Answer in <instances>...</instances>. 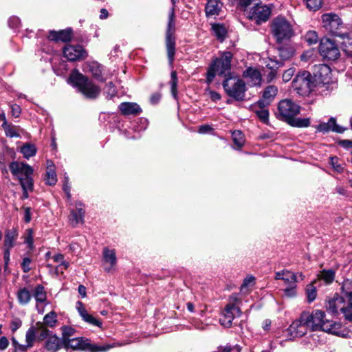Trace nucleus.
I'll return each instance as SVG.
<instances>
[{"label":"nucleus","instance_id":"f257e3e1","mask_svg":"<svg viewBox=\"0 0 352 352\" xmlns=\"http://www.w3.org/2000/svg\"><path fill=\"white\" fill-rule=\"evenodd\" d=\"M302 314L303 318H305L304 320H307L309 329L312 331L320 330L329 333L339 335L340 329L341 328L340 323L326 318L324 311L316 309L311 314L308 312Z\"/></svg>","mask_w":352,"mask_h":352},{"label":"nucleus","instance_id":"f03ea898","mask_svg":"<svg viewBox=\"0 0 352 352\" xmlns=\"http://www.w3.org/2000/svg\"><path fill=\"white\" fill-rule=\"evenodd\" d=\"M69 80L74 87H78L86 98L95 99L100 93V88L98 86L78 72H74Z\"/></svg>","mask_w":352,"mask_h":352},{"label":"nucleus","instance_id":"7ed1b4c3","mask_svg":"<svg viewBox=\"0 0 352 352\" xmlns=\"http://www.w3.org/2000/svg\"><path fill=\"white\" fill-rule=\"evenodd\" d=\"M232 56L233 55L230 52L220 53L219 57L212 62L208 70L206 78L208 83H211L217 74L223 75L226 72L230 71Z\"/></svg>","mask_w":352,"mask_h":352},{"label":"nucleus","instance_id":"20e7f679","mask_svg":"<svg viewBox=\"0 0 352 352\" xmlns=\"http://www.w3.org/2000/svg\"><path fill=\"white\" fill-rule=\"evenodd\" d=\"M271 32L277 43L289 40L294 34L291 23L283 16L274 18L270 25Z\"/></svg>","mask_w":352,"mask_h":352},{"label":"nucleus","instance_id":"39448f33","mask_svg":"<svg viewBox=\"0 0 352 352\" xmlns=\"http://www.w3.org/2000/svg\"><path fill=\"white\" fill-rule=\"evenodd\" d=\"M65 349H72L74 350L89 351L91 352H102L118 346V344H105L102 346L91 345L88 339L82 337L72 338L64 343Z\"/></svg>","mask_w":352,"mask_h":352},{"label":"nucleus","instance_id":"423d86ee","mask_svg":"<svg viewBox=\"0 0 352 352\" xmlns=\"http://www.w3.org/2000/svg\"><path fill=\"white\" fill-rule=\"evenodd\" d=\"M322 25L325 30L335 36L342 39L349 38V34L343 32L344 24L340 17L334 13H326L322 16Z\"/></svg>","mask_w":352,"mask_h":352},{"label":"nucleus","instance_id":"0eeeda50","mask_svg":"<svg viewBox=\"0 0 352 352\" xmlns=\"http://www.w3.org/2000/svg\"><path fill=\"white\" fill-rule=\"evenodd\" d=\"M175 15L174 7L170 9L168 14V21L166 30V47L167 56L170 64L174 60L175 54Z\"/></svg>","mask_w":352,"mask_h":352},{"label":"nucleus","instance_id":"6e6552de","mask_svg":"<svg viewBox=\"0 0 352 352\" xmlns=\"http://www.w3.org/2000/svg\"><path fill=\"white\" fill-rule=\"evenodd\" d=\"M223 87L229 96L236 100H243L246 89L243 80L230 75L223 82Z\"/></svg>","mask_w":352,"mask_h":352},{"label":"nucleus","instance_id":"1a4fd4ad","mask_svg":"<svg viewBox=\"0 0 352 352\" xmlns=\"http://www.w3.org/2000/svg\"><path fill=\"white\" fill-rule=\"evenodd\" d=\"M300 106L291 99H284L278 104L276 117L287 123L300 113Z\"/></svg>","mask_w":352,"mask_h":352},{"label":"nucleus","instance_id":"9d476101","mask_svg":"<svg viewBox=\"0 0 352 352\" xmlns=\"http://www.w3.org/2000/svg\"><path fill=\"white\" fill-rule=\"evenodd\" d=\"M276 280H282L285 288L283 289L284 295L289 298L296 296L297 274L289 270H282L276 273Z\"/></svg>","mask_w":352,"mask_h":352},{"label":"nucleus","instance_id":"9b49d317","mask_svg":"<svg viewBox=\"0 0 352 352\" xmlns=\"http://www.w3.org/2000/svg\"><path fill=\"white\" fill-rule=\"evenodd\" d=\"M292 86L300 96L309 94L314 86L311 75L307 71L299 72L294 79Z\"/></svg>","mask_w":352,"mask_h":352},{"label":"nucleus","instance_id":"f8f14e48","mask_svg":"<svg viewBox=\"0 0 352 352\" xmlns=\"http://www.w3.org/2000/svg\"><path fill=\"white\" fill-rule=\"evenodd\" d=\"M319 52L326 59L336 60L340 56V51L336 45L328 38L321 40L319 45Z\"/></svg>","mask_w":352,"mask_h":352},{"label":"nucleus","instance_id":"ddd939ff","mask_svg":"<svg viewBox=\"0 0 352 352\" xmlns=\"http://www.w3.org/2000/svg\"><path fill=\"white\" fill-rule=\"evenodd\" d=\"M271 14V9L263 4H256L250 9L248 12V17L250 20L254 21L256 24L266 22Z\"/></svg>","mask_w":352,"mask_h":352},{"label":"nucleus","instance_id":"4468645a","mask_svg":"<svg viewBox=\"0 0 352 352\" xmlns=\"http://www.w3.org/2000/svg\"><path fill=\"white\" fill-rule=\"evenodd\" d=\"M303 314H301L299 319L294 321L287 329L289 338L292 340L295 338L302 337L306 334L307 329L309 328L307 320H304Z\"/></svg>","mask_w":352,"mask_h":352},{"label":"nucleus","instance_id":"2eb2a0df","mask_svg":"<svg viewBox=\"0 0 352 352\" xmlns=\"http://www.w3.org/2000/svg\"><path fill=\"white\" fill-rule=\"evenodd\" d=\"M63 55L68 60L76 61L85 58L87 53L80 45H67L63 49Z\"/></svg>","mask_w":352,"mask_h":352},{"label":"nucleus","instance_id":"dca6fc26","mask_svg":"<svg viewBox=\"0 0 352 352\" xmlns=\"http://www.w3.org/2000/svg\"><path fill=\"white\" fill-rule=\"evenodd\" d=\"M241 315V310L238 306L232 304H228L220 318V323L222 326L229 328L232 324V321L236 316Z\"/></svg>","mask_w":352,"mask_h":352},{"label":"nucleus","instance_id":"f3484780","mask_svg":"<svg viewBox=\"0 0 352 352\" xmlns=\"http://www.w3.org/2000/svg\"><path fill=\"white\" fill-rule=\"evenodd\" d=\"M9 168L12 175L18 179L33 174L32 168L23 162H12L10 164Z\"/></svg>","mask_w":352,"mask_h":352},{"label":"nucleus","instance_id":"a211bd4d","mask_svg":"<svg viewBox=\"0 0 352 352\" xmlns=\"http://www.w3.org/2000/svg\"><path fill=\"white\" fill-rule=\"evenodd\" d=\"M326 309L327 311L333 315L338 314L339 311H341L344 316L345 311H346L344 298L338 294L334 295L332 298L327 301Z\"/></svg>","mask_w":352,"mask_h":352},{"label":"nucleus","instance_id":"6ab92c4d","mask_svg":"<svg viewBox=\"0 0 352 352\" xmlns=\"http://www.w3.org/2000/svg\"><path fill=\"white\" fill-rule=\"evenodd\" d=\"M117 258L113 249L104 248L102 252V266L107 272H111L116 268Z\"/></svg>","mask_w":352,"mask_h":352},{"label":"nucleus","instance_id":"aec40b11","mask_svg":"<svg viewBox=\"0 0 352 352\" xmlns=\"http://www.w3.org/2000/svg\"><path fill=\"white\" fill-rule=\"evenodd\" d=\"M57 323V314L55 311H50L43 318V323L37 322L36 327L41 330V337H45L48 333V330L44 328V325L49 327H54Z\"/></svg>","mask_w":352,"mask_h":352},{"label":"nucleus","instance_id":"412c9836","mask_svg":"<svg viewBox=\"0 0 352 352\" xmlns=\"http://www.w3.org/2000/svg\"><path fill=\"white\" fill-rule=\"evenodd\" d=\"M76 308L84 321L98 327H101L102 322L87 312L82 302L78 301Z\"/></svg>","mask_w":352,"mask_h":352},{"label":"nucleus","instance_id":"4be33fe9","mask_svg":"<svg viewBox=\"0 0 352 352\" xmlns=\"http://www.w3.org/2000/svg\"><path fill=\"white\" fill-rule=\"evenodd\" d=\"M76 210H71L69 221L73 226L83 223L85 210L81 201H76L75 204Z\"/></svg>","mask_w":352,"mask_h":352},{"label":"nucleus","instance_id":"5701e85b","mask_svg":"<svg viewBox=\"0 0 352 352\" xmlns=\"http://www.w3.org/2000/svg\"><path fill=\"white\" fill-rule=\"evenodd\" d=\"M315 76L323 84H328L331 78L330 67L325 64H320L316 66Z\"/></svg>","mask_w":352,"mask_h":352},{"label":"nucleus","instance_id":"b1692460","mask_svg":"<svg viewBox=\"0 0 352 352\" xmlns=\"http://www.w3.org/2000/svg\"><path fill=\"white\" fill-rule=\"evenodd\" d=\"M318 131L322 133H328L333 131L336 133H342L344 129L336 124V120L334 118H331L327 122H322L316 126Z\"/></svg>","mask_w":352,"mask_h":352},{"label":"nucleus","instance_id":"393cba45","mask_svg":"<svg viewBox=\"0 0 352 352\" xmlns=\"http://www.w3.org/2000/svg\"><path fill=\"white\" fill-rule=\"evenodd\" d=\"M243 76L248 79L251 86H259L262 77L260 72L254 67H249L243 72Z\"/></svg>","mask_w":352,"mask_h":352},{"label":"nucleus","instance_id":"a878e982","mask_svg":"<svg viewBox=\"0 0 352 352\" xmlns=\"http://www.w3.org/2000/svg\"><path fill=\"white\" fill-rule=\"evenodd\" d=\"M118 108L124 116H136L142 112L141 107L135 102H122Z\"/></svg>","mask_w":352,"mask_h":352},{"label":"nucleus","instance_id":"bb28decb","mask_svg":"<svg viewBox=\"0 0 352 352\" xmlns=\"http://www.w3.org/2000/svg\"><path fill=\"white\" fill-rule=\"evenodd\" d=\"M64 342L61 338L56 336H50L45 342V347L51 352H56L61 348H64Z\"/></svg>","mask_w":352,"mask_h":352},{"label":"nucleus","instance_id":"cd10ccee","mask_svg":"<svg viewBox=\"0 0 352 352\" xmlns=\"http://www.w3.org/2000/svg\"><path fill=\"white\" fill-rule=\"evenodd\" d=\"M48 38L52 41L67 42L72 38V31L69 29L58 32L50 31Z\"/></svg>","mask_w":352,"mask_h":352},{"label":"nucleus","instance_id":"c85d7f7f","mask_svg":"<svg viewBox=\"0 0 352 352\" xmlns=\"http://www.w3.org/2000/svg\"><path fill=\"white\" fill-rule=\"evenodd\" d=\"M89 71L91 73L92 76L98 81L104 82L106 80L103 67L97 62H91L88 65Z\"/></svg>","mask_w":352,"mask_h":352},{"label":"nucleus","instance_id":"c756f323","mask_svg":"<svg viewBox=\"0 0 352 352\" xmlns=\"http://www.w3.org/2000/svg\"><path fill=\"white\" fill-rule=\"evenodd\" d=\"M222 8V3L218 0H208L205 10L208 16H215L219 14Z\"/></svg>","mask_w":352,"mask_h":352},{"label":"nucleus","instance_id":"7c9ffc66","mask_svg":"<svg viewBox=\"0 0 352 352\" xmlns=\"http://www.w3.org/2000/svg\"><path fill=\"white\" fill-rule=\"evenodd\" d=\"M18 233L16 229L12 228L8 230L5 234L4 246L8 249H11L14 247L15 241L17 239Z\"/></svg>","mask_w":352,"mask_h":352},{"label":"nucleus","instance_id":"2f4dec72","mask_svg":"<svg viewBox=\"0 0 352 352\" xmlns=\"http://www.w3.org/2000/svg\"><path fill=\"white\" fill-rule=\"evenodd\" d=\"M33 292L32 296L38 302H44L47 298V294L45 288L41 285H38L34 289L32 290Z\"/></svg>","mask_w":352,"mask_h":352},{"label":"nucleus","instance_id":"473e14b6","mask_svg":"<svg viewBox=\"0 0 352 352\" xmlns=\"http://www.w3.org/2000/svg\"><path fill=\"white\" fill-rule=\"evenodd\" d=\"M278 93V88L274 85L267 86L263 91L264 103L269 104L271 100L276 96Z\"/></svg>","mask_w":352,"mask_h":352},{"label":"nucleus","instance_id":"72a5a7b5","mask_svg":"<svg viewBox=\"0 0 352 352\" xmlns=\"http://www.w3.org/2000/svg\"><path fill=\"white\" fill-rule=\"evenodd\" d=\"M17 298L21 304L26 305L30 302L32 298L31 291L25 287L22 288L18 291Z\"/></svg>","mask_w":352,"mask_h":352},{"label":"nucleus","instance_id":"f704fd0d","mask_svg":"<svg viewBox=\"0 0 352 352\" xmlns=\"http://www.w3.org/2000/svg\"><path fill=\"white\" fill-rule=\"evenodd\" d=\"M287 123L294 127H308L310 125V119L293 117Z\"/></svg>","mask_w":352,"mask_h":352},{"label":"nucleus","instance_id":"c9c22d12","mask_svg":"<svg viewBox=\"0 0 352 352\" xmlns=\"http://www.w3.org/2000/svg\"><path fill=\"white\" fill-rule=\"evenodd\" d=\"M45 180L48 185L53 186L56 184L57 182V177L54 166H47Z\"/></svg>","mask_w":352,"mask_h":352},{"label":"nucleus","instance_id":"e433bc0d","mask_svg":"<svg viewBox=\"0 0 352 352\" xmlns=\"http://www.w3.org/2000/svg\"><path fill=\"white\" fill-rule=\"evenodd\" d=\"M2 127L4 129L6 135L8 137L18 138L20 136L17 127L12 124H8L6 121L3 122V123L2 124Z\"/></svg>","mask_w":352,"mask_h":352},{"label":"nucleus","instance_id":"4c0bfd02","mask_svg":"<svg viewBox=\"0 0 352 352\" xmlns=\"http://www.w3.org/2000/svg\"><path fill=\"white\" fill-rule=\"evenodd\" d=\"M258 106L260 107L259 110H255V112L259 119L263 122H267L269 118V111L267 109L263 107L264 106V101H258L257 102Z\"/></svg>","mask_w":352,"mask_h":352},{"label":"nucleus","instance_id":"58836bf2","mask_svg":"<svg viewBox=\"0 0 352 352\" xmlns=\"http://www.w3.org/2000/svg\"><path fill=\"white\" fill-rule=\"evenodd\" d=\"M21 152L24 157L29 159L30 157L34 156L36 153V148L34 144H26L21 148Z\"/></svg>","mask_w":352,"mask_h":352},{"label":"nucleus","instance_id":"ea45409f","mask_svg":"<svg viewBox=\"0 0 352 352\" xmlns=\"http://www.w3.org/2000/svg\"><path fill=\"white\" fill-rule=\"evenodd\" d=\"M318 276L320 279L323 280L327 284H329L334 280L335 272L332 270H324Z\"/></svg>","mask_w":352,"mask_h":352},{"label":"nucleus","instance_id":"a19ab883","mask_svg":"<svg viewBox=\"0 0 352 352\" xmlns=\"http://www.w3.org/2000/svg\"><path fill=\"white\" fill-rule=\"evenodd\" d=\"M32 176V175H27L26 177L20 178V179H19L23 189H28L30 190V191L33 190L34 183Z\"/></svg>","mask_w":352,"mask_h":352},{"label":"nucleus","instance_id":"79ce46f5","mask_svg":"<svg viewBox=\"0 0 352 352\" xmlns=\"http://www.w3.org/2000/svg\"><path fill=\"white\" fill-rule=\"evenodd\" d=\"M75 333V329L69 326H64L62 327V340L64 343L72 339Z\"/></svg>","mask_w":352,"mask_h":352},{"label":"nucleus","instance_id":"37998d69","mask_svg":"<svg viewBox=\"0 0 352 352\" xmlns=\"http://www.w3.org/2000/svg\"><path fill=\"white\" fill-rule=\"evenodd\" d=\"M279 54L283 59H289L294 54V50L289 46H283L279 48Z\"/></svg>","mask_w":352,"mask_h":352},{"label":"nucleus","instance_id":"c03bdc74","mask_svg":"<svg viewBox=\"0 0 352 352\" xmlns=\"http://www.w3.org/2000/svg\"><path fill=\"white\" fill-rule=\"evenodd\" d=\"M232 140L236 146L241 148L243 146L245 139L243 133L240 131H234L232 133Z\"/></svg>","mask_w":352,"mask_h":352},{"label":"nucleus","instance_id":"a18cd8bd","mask_svg":"<svg viewBox=\"0 0 352 352\" xmlns=\"http://www.w3.org/2000/svg\"><path fill=\"white\" fill-rule=\"evenodd\" d=\"M212 30L215 36L220 40L223 41L226 35V29L222 25H214L212 26Z\"/></svg>","mask_w":352,"mask_h":352},{"label":"nucleus","instance_id":"49530a36","mask_svg":"<svg viewBox=\"0 0 352 352\" xmlns=\"http://www.w3.org/2000/svg\"><path fill=\"white\" fill-rule=\"evenodd\" d=\"M36 329H38L36 327V325L35 327H30L26 332L25 335V342L29 344V346H32L33 342L35 340V334Z\"/></svg>","mask_w":352,"mask_h":352},{"label":"nucleus","instance_id":"de8ad7c7","mask_svg":"<svg viewBox=\"0 0 352 352\" xmlns=\"http://www.w3.org/2000/svg\"><path fill=\"white\" fill-rule=\"evenodd\" d=\"M307 297L309 302H313L317 296L316 288L313 284H309L306 289Z\"/></svg>","mask_w":352,"mask_h":352},{"label":"nucleus","instance_id":"09e8293b","mask_svg":"<svg viewBox=\"0 0 352 352\" xmlns=\"http://www.w3.org/2000/svg\"><path fill=\"white\" fill-rule=\"evenodd\" d=\"M306 3L307 8L310 10H317L322 6V0H303Z\"/></svg>","mask_w":352,"mask_h":352},{"label":"nucleus","instance_id":"8fccbe9b","mask_svg":"<svg viewBox=\"0 0 352 352\" xmlns=\"http://www.w3.org/2000/svg\"><path fill=\"white\" fill-rule=\"evenodd\" d=\"M329 164L337 173H342L344 170L343 166L339 163V160L337 157H331L329 158Z\"/></svg>","mask_w":352,"mask_h":352},{"label":"nucleus","instance_id":"3c124183","mask_svg":"<svg viewBox=\"0 0 352 352\" xmlns=\"http://www.w3.org/2000/svg\"><path fill=\"white\" fill-rule=\"evenodd\" d=\"M14 352H26L28 348L32 347L26 342L25 344H19L14 338L12 339Z\"/></svg>","mask_w":352,"mask_h":352},{"label":"nucleus","instance_id":"603ef678","mask_svg":"<svg viewBox=\"0 0 352 352\" xmlns=\"http://www.w3.org/2000/svg\"><path fill=\"white\" fill-rule=\"evenodd\" d=\"M305 40L309 45L316 44L318 41V36L315 31H308L305 36Z\"/></svg>","mask_w":352,"mask_h":352},{"label":"nucleus","instance_id":"864d4df0","mask_svg":"<svg viewBox=\"0 0 352 352\" xmlns=\"http://www.w3.org/2000/svg\"><path fill=\"white\" fill-rule=\"evenodd\" d=\"M171 80H170V86H171V93L173 97L175 98L177 96V73L175 71H173L170 74Z\"/></svg>","mask_w":352,"mask_h":352},{"label":"nucleus","instance_id":"5fc2aeb1","mask_svg":"<svg viewBox=\"0 0 352 352\" xmlns=\"http://www.w3.org/2000/svg\"><path fill=\"white\" fill-rule=\"evenodd\" d=\"M349 298V303L345 311V318L352 321V292L347 294Z\"/></svg>","mask_w":352,"mask_h":352},{"label":"nucleus","instance_id":"6e6d98bb","mask_svg":"<svg viewBox=\"0 0 352 352\" xmlns=\"http://www.w3.org/2000/svg\"><path fill=\"white\" fill-rule=\"evenodd\" d=\"M8 25L10 28L17 29L21 25V20L16 16H11L8 20Z\"/></svg>","mask_w":352,"mask_h":352},{"label":"nucleus","instance_id":"4d7b16f0","mask_svg":"<svg viewBox=\"0 0 352 352\" xmlns=\"http://www.w3.org/2000/svg\"><path fill=\"white\" fill-rule=\"evenodd\" d=\"M24 242L28 245L30 248H32V247H33V232H32V230L28 229L26 230Z\"/></svg>","mask_w":352,"mask_h":352},{"label":"nucleus","instance_id":"13d9d810","mask_svg":"<svg viewBox=\"0 0 352 352\" xmlns=\"http://www.w3.org/2000/svg\"><path fill=\"white\" fill-rule=\"evenodd\" d=\"M105 93L107 95V97L109 98H112L116 94V90L113 82H110L106 85Z\"/></svg>","mask_w":352,"mask_h":352},{"label":"nucleus","instance_id":"bf43d9fd","mask_svg":"<svg viewBox=\"0 0 352 352\" xmlns=\"http://www.w3.org/2000/svg\"><path fill=\"white\" fill-rule=\"evenodd\" d=\"M294 73L295 69L294 68H289L287 69L283 74V80L285 82L289 81L294 76Z\"/></svg>","mask_w":352,"mask_h":352},{"label":"nucleus","instance_id":"052dcab7","mask_svg":"<svg viewBox=\"0 0 352 352\" xmlns=\"http://www.w3.org/2000/svg\"><path fill=\"white\" fill-rule=\"evenodd\" d=\"M69 266V263L63 260L56 267V273L63 274V271L67 270Z\"/></svg>","mask_w":352,"mask_h":352},{"label":"nucleus","instance_id":"680f3d73","mask_svg":"<svg viewBox=\"0 0 352 352\" xmlns=\"http://www.w3.org/2000/svg\"><path fill=\"white\" fill-rule=\"evenodd\" d=\"M65 180L63 184V190L67 195V199H71V193H70V186L68 184L69 178L68 177H65Z\"/></svg>","mask_w":352,"mask_h":352},{"label":"nucleus","instance_id":"e2e57ef3","mask_svg":"<svg viewBox=\"0 0 352 352\" xmlns=\"http://www.w3.org/2000/svg\"><path fill=\"white\" fill-rule=\"evenodd\" d=\"M31 263L30 258L26 257L24 258L22 262V268L24 272H28L30 270V265Z\"/></svg>","mask_w":352,"mask_h":352},{"label":"nucleus","instance_id":"0e129e2a","mask_svg":"<svg viewBox=\"0 0 352 352\" xmlns=\"http://www.w3.org/2000/svg\"><path fill=\"white\" fill-rule=\"evenodd\" d=\"M239 302H240V299H239L237 294H233L230 296L228 304H232L234 306L239 307Z\"/></svg>","mask_w":352,"mask_h":352},{"label":"nucleus","instance_id":"69168bd1","mask_svg":"<svg viewBox=\"0 0 352 352\" xmlns=\"http://www.w3.org/2000/svg\"><path fill=\"white\" fill-rule=\"evenodd\" d=\"M12 114L14 117L18 118L21 114V107L19 105L14 104L11 106Z\"/></svg>","mask_w":352,"mask_h":352},{"label":"nucleus","instance_id":"338daca9","mask_svg":"<svg viewBox=\"0 0 352 352\" xmlns=\"http://www.w3.org/2000/svg\"><path fill=\"white\" fill-rule=\"evenodd\" d=\"M21 326V321L19 319H14L11 322L10 328L12 331H16Z\"/></svg>","mask_w":352,"mask_h":352},{"label":"nucleus","instance_id":"774afa93","mask_svg":"<svg viewBox=\"0 0 352 352\" xmlns=\"http://www.w3.org/2000/svg\"><path fill=\"white\" fill-rule=\"evenodd\" d=\"M254 277L251 276L250 278H246L244 281H243V283L242 284L241 287V292H244L246 288L248 287V286L252 283L254 280Z\"/></svg>","mask_w":352,"mask_h":352}]
</instances>
